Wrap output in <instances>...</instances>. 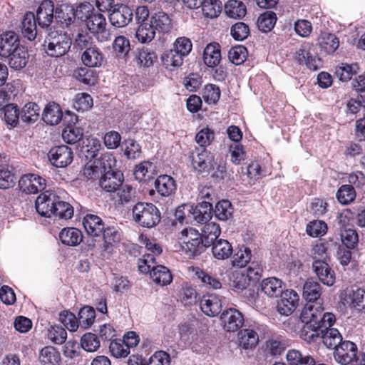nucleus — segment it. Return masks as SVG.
<instances>
[{
	"label": "nucleus",
	"instance_id": "6",
	"mask_svg": "<svg viewBox=\"0 0 365 365\" xmlns=\"http://www.w3.org/2000/svg\"><path fill=\"white\" fill-rule=\"evenodd\" d=\"M51 163L57 168H65L71 163L73 158L72 150L67 145L52 148L48 153Z\"/></svg>",
	"mask_w": 365,
	"mask_h": 365
},
{
	"label": "nucleus",
	"instance_id": "34",
	"mask_svg": "<svg viewBox=\"0 0 365 365\" xmlns=\"http://www.w3.org/2000/svg\"><path fill=\"white\" fill-rule=\"evenodd\" d=\"M38 359L41 365H60L61 354L53 346H45L39 353Z\"/></svg>",
	"mask_w": 365,
	"mask_h": 365
},
{
	"label": "nucleus",
	"instance_id": "2",
	"mask_svg": "<svg viewBox=\"0 0 365 365\" xmlns=\"http://www.w3.org/2000/svg\"><path fill=\"white\" fill-rule=\"evenodd\" d=\"M132 212L134 221L144 227L152 228L160 221V212L152 203L138 202Z\"/></svg>",
	"mask_w": 365,
	"mask_h": 365
},
{
	"label": "nucleus",
	"instance_id": "26",
	"mask_svg": "<svg viewBox=\"0 0 365 365\" xmlns=\"http://www.w3.org/2000/svg\"><path fill=\"white\" fill-rule=\"evenodd\" d=\"M21 33L29 41H33L37 35L36 19L34 14L26 12L21 23Z\"/></svg>",
	"mask_w": 365,
	"mask_h": 365
},
{
	"label": "nucleus",
	"instance_id": "29",
	"mask_svg": "<svg viewBox=\"0 0 365 365\" xmlns=\"http://www.w3.org/2000/svg\"><path fill=\"white\" fill-rule=\"evenodd\" d=\"M61 242L68 246H76L83 240L81 230L75 227H66L61 230L59 233Z\"/></svg>",
	"mask_w": 365,
	"mask_h": 365
},
{
	"label": "nucleus",
	"instance_id": "41",
	"mask_svg": "<svg viewBox=\"0 0 365 365\" xmlns=\"http://www.w3.org/2000/svg\"><path fill=\"white\" fill-rule=\"evenodd\" d=\"M318 42L322 50L327 53H334L339 46V38L335 35L327 32L320 35Z\"/></svg>",
	"mask_w": 365,
	"mask_h": 365
},
{
	"label": "nucleus",
	"instance_id": "45",
	"mask_svg": "<svg viewBox=\"0 0 365 365\" xmlns=\"http://www.w3.org/2000/svg\"><path fill=\"white\" fill-rule=\"evenodd\" d=\"M155 30L150 23L140 24L136 31L135 37L142 43L150 42L155 37Z\"/></svg>",
	"mask_w": 365,
	"mask_h": 365
},
{
	"label": "nucleus",
	"instance_id": "21",
	"mask_svg": "<svg viewBox=\"0 0 365 365\" xmlns=\"http://www.w3.org/2000/svg\"><path fill=\"white\" fill-rule=\"evenodd\" d=\"M191 212L195 221L198 223L208 222L212 216V205L210 202L203 201L196 206L190 207Z\"/></svg>",
	"mask_w": 365,
	"mask_h": 365
},
{
	"label": "nucleus",
	"instance_id": "43",
	"mask_svg": "<svg viewBox=\"0 0 365 365\" xmlns=\"http://www.w3.org/2000/svg\"><path fill=\"white\" fill-rule=\"evenodd\" d=\"M116 191L118 202L121 205L133 202L136 200V190L130 185L122 183Z\"/></svg>",
	"mask_w": 365,
	"mask_h": 365
},
{
	"label": "nucleus",
	"instance_id": "20",
	"mask_svg": "<svg viewBox=\"0 0 365 365\" xmlns=\"http://www.w3.org/2000/svg\"><path fill=\"white\" fill-rule=\"evenodd\" d=\"M53 11L54 5L53 1L50 0H44L39 5L37 14L36 20L41 27L48 26L53 20Z\"/></svg>",
	"mask_w": 365,
	"mask_h": 365
},
{
	"label": "nucleus",
	"instance_id": "57",
	"mask_svg": "<svg viewBox=\"0 0 365 365\" xmlns=\"http://www.w3.org/2000/svg\"><path fill=\"white\" fill-rule=\"evenodd\" d=\"M358 71L356 64L341 63V65L336 69V75L341 81H349L352 76L356 74Z\"/></svg>",
	"mask_w": 365,
	"mask_h": 365
},
{
	"label": "nucleus",
	"instance_id": "33",
	"mask_svg": "<svg viewBox=\"0 0 365 365\" xmlns=\"http://www.w3.org/2000/svg\"><path fill=\"white\" fill-rule=\"evenodd\" d=\"M150 24L155 31L160 33H167L171 29V20L163 11L155 13L150 18Z\"/></svg>",
	"mask_w": 365,
	"mask_h": 365
},
{
	"label": "nucleus",
	"instance_id": "40",
	"mask_svg": "<svg viewBox=\"0 0 365 365\" xmlns=\"http://www.w3.org/2000/svg\"><path fill=\"white\" fill-rule=\"evenodd\" d=\"M221 59L220 50L218 44H208L204 50L203 61L209 67L219 64Z\"/></svg>",
	"mask_w": 365,
	"mask_h": 365
},
{
	"label": "nucleus",
	"instance_id": "18",
	"mask_svg": "<svg viewBox=\"0 0 365 365\" xmlns=\"http://www.w3.org/2000/svg\"><path fill=\"white\" fill-rule=\"evenodd\" d=\"M20 46L17 35L13 31L6 32L0 36V56L7 58Z\"/></svg>",
	"mask_w": 365,
	"mask_h": 365
},
{
	"label": "nucleus",
	"instance_id": "10",
	"mask_svg": "<svg viewBox=\"0 0 365 365\" xmlns=\"http://www.w3.org/2000/svg\"><path fill=\"white\" fill-rule=\"evenodd\" d=\"M281 298L277 302V311L281 315L289 316L298 306L299 297L292 289L286 290L281 294Z\"/></svg>",
	"mask_w": 365,
	"mask_h": 365
},
{
	"label": "nucleus",
	"instance_id": "49",
	"mask_svg": "<svg viewBox=\"0 0 365 365\" xmlns=\"http://www.w3.org/2000/svg\"><path fill=\"white\" fill-rule=\"evenodd\" d=\"M336 197L339 202L343 205H347L353 202L356 198V192L351 185H341L337 192Z\"/></svg>",
	"mask_w": 365,
	"mask_h": 365
},
{
	"label": "nucleus",
	"instance_id": "15",
	"mask_svg": "<svg viewBox=\"0 0 365 365\" xmlns=\"http://www.w3.org/2000/svg\"><path fill=\"white\" fill-rule=\"evenodd\" d=\"M312 48V43H302L296 49L294 58L299 64H305L310 70L316 71L319 66L315 56L311 53Z\"/></svg>",
	"mask_w": 365,
	"mask_h": 365
},
{
	"label": "nucleus",
	"instance_id": "30",
	"mask_svg": "<svg viewBox=\"0 0 365 365\" xmlns=\"http://www.w3.org/2000/svg\"><path fill=\"white\" fill-rule=\"evenodd\" d=\"M320 338L329 349H336L343 342L341 334L335 328L326 327V329H322Z\"/></svg>",
	"mask_w": 365,
	"mask_h": 365
},
{
	"label": "nucleus",
	"instance_id": "42",
	"mask_svg": "<svg viewBox=\"0 0 365 365\" xmlns=\"http://www.w3.org/2000/svg\"><path fill=\"white\" fill-rule=\"evenodd\" d=\"M155 166L152 163L143 162L135 166L134 175L138 181H149L154 177Z\"/></svg>",
	"mask_w": 365,
	"mask_h": 365
},
{
	"label": "nucleus",
	"instance_id": "7",
	"mask_svg": "<svg viewBox=\"0 0 365 365\" xmlns=\"http://www.w3.org/2000/svg\"><path fill=\"white\" fill-rule=\"evenodd\" d=\"M133 16V11L128 6L116 4L110 11L109 21L113 26L123 28L130 22Z\"/></svg>",
	"mask_w": 365,
	"mask_h": 365
},
{
	"label": "nucleus",
	"instance_id": "14",
	"mask_svg": "<svg viewBox=\"0 0 365 365\" xmlns=\"http://www.w3.org/2000/svg\"><path fill=\"white\" fill-rule=\"evenodd\" d=\"M124 180L120 170H108L103 173L99 180L101 187L106 192L116 191Z\"/></svg>",
	"mask_w": 365,
	"mask_h": 365
},
{
	"label": "nucleus",
	"instance_id": "9",
	"mask_svg": "<svg viewBox=\"0 0 365 365\" xmlns=\"http://www.w3.org/2000/svg\"><path fill=\"white\" fill-rule=\"evenodd\" d=\"M192 165L199 172H209L214 168V155L207 150L196 149L192 153Z\"/></svg>",
	"mask_w": 365,
	"mask_h": 365
},
{
	"label": "nucleus",
	"instance_id": "61",
	"mask_svg": "<svg viewBox=\"0 0 365 365\" xmlns=\"http://www.w3.org/2000/svg\"><path fill=\"white\" fill-rule=\"evenodd\" d=\"M53 215L62 219H71L73 215V208L69 203L61 200L59 197Z\"/></svg>",
	"mask_w": 365,
	"mask_h": 365
},
{
	"label": "nucleus",
	"instance_id": "12",
	"mask_svg": "<svg viewBox=\"0 0 365 365\" xmlns=\"http://www.w3.org/2000/svg\"><path fill=\"white\" fill-rule=\"evenodd\" d=\"M19 186L23 192L36 194L44 190L46 180L36 174H27L21 178Z\"/></svg>",
	"mask_w": 365,
	"mask_h": 365
},
{
	"label": "nucleus",
	"instance_id": "58",
	"mask_svg": "<svg viewBox=\"0 0 365 365\" xmlns=\"http://www.w3.org/2000/svg\"><path fill=\"white\" fill-rule=\"evenodd\" d=\"M113 49L118 57H125L130 51V41L123 36L116 37L113 43Z\"/></svg>",
	"mask_w": 365,
	"mask_h": 365
},
{
	"label": "nucleus",
	"instance_id": "39",
	"mask_svg": "<svg viewBox=\"0 0 365 365\" xmlns=\"http://www.w3.org/2000/svg\"><path fill=\"white\" fill-rule=\"evenodd\" d=\"M239 344L245 349H252L259 341V336L252 329H245L238 333Z\"/></svg>",
	"mask_w": 365,
	"mask_h": 365
},
{
	"label": "nucleus",
	"instance_id": "32",
	"mask_svg": "<svg viewBox=\"0 0 365 365\" xmlns=\"http://www.w3.org/2000/svg\"><path fill=\"white\" fill-rule=\"evenodd\" d=\"M155 186L158 192L162 196H169L176 189L175 180L167 175L159 176L155 182Z\"/></svg>",
	"mask_w": 365,
	"mask_h": 365
},
{
	"label": "nucleus",
	"instance_id": "24",
	"mask_svg": "<svg viewBox=\"0 0 365 365\" xmlns=\"http://www.w3.org/2000/svg\"><path fill=\"white\" fill-rule=\"evenodd\" d=\"M83 225L88 235L93 237L100 236L104 230L102 220L95 215H86L83 217Z\"/></svg>",
	"mask_w": 365,
	"mask_h": 365
},
{
	"label": "nucleus",
	"instance_id": "56",
	"mask_svg": "<svg viewBox=\"0 0 365 365\" xmlns=\"http://www.w3.org/2000/svg\"><path fill=\"white\" fill-rule=\"evenodd\" d=\"M78 317L79 325L86 329L91 326L94 322L95 310L91 307H85L79 311Z\"/></svg>",
	"mask_w": 365,
	"mask_h": 365
},
{
	"label": "nucleus",
	"instance_id": "37",
	"mask_svg": "<svg viewBox=\"0 0 365 365\" xmlns=\"http://www.w3.org/2000/svg\"><path fill=\"white\" fill-rule=\"evenodd\" d=\"M322 329L320 325L317 324H304L299 331L302 339L309 344L316 342L320 338Z\"/></svg>",
	"mask_w": 365,
	"mask_h": 365
},
{
	"label": "nucleus",
	"instance_id": "62",
	"mask_svg": "<svg viewBox=\"0 0 365 365\" xmlns=\"http://www.w3.org/2000/svg\"><path fill=\"white\" fill-rule=\"evenodd\" d=\"M306 231L309 235L314 237L323 236L327 231V225L324 221L313 220L307 225Z\"/></svg>",
	"mask_w": 365,
	"mask_h": 365
},
{
	"label": "nucleus",
	"instance_id": "25",
	"mask_svg": "<svg viewBox=\"0 0 365 365\" xmlns=\"http://www.w3.org/2000/svg\"><path fill=\"white\" fill-rule=\"evenodd\" d=\"M150 278L156 284L167 286L173 281L170 271L165 266H153L150 273Z\"/></svg>",
	"mask_w": 365,
	"mask_h": 365
},
{
	"label": "nucleus",
	"instance_id": "48",
	"mask_svg": "<svg viewBox=\"0 0 365 365\" xmlns=\"http://www.w3.org/2000/svg\"><path fill=\"white\" fill-rule=\"evenodd\" d=\"M21 114L19 113L17 106L10 103L5 106L4 109V120L6 125L11 128H14L19 123Z\"/></svg>",
	"mask_w": 365,
	"mask_h": 365
},
{
	"label": "nucleus",
	"instance_id": "55",
	"mask_svg": "<svg viewBox=\"0 0 365 365\" xmlns=\"http://www.w3.org/2000/svg\"><path fill=\"white\" fill-rule=\"evenodd\" d=\"M109 350L115 358L126 357L130 354V349L120 339L112 341Z\"/></svg>",
	"mask_w": 365,
	"mask_h": 365
},
{
	"label": "nucleus",
	"instance_id": "38",
	"mask_svg": "<svg viewBox=\"0 0 365 365\" xmlns=\"http://www.w3.org/2000/svg\"><path fill=\"white\" fill-rule=\"evenodd\" d=\"M282 282L276 277L264 279L262 282V292L269 297H278L282 292Z\"/></svg>",
	"mask_w": 365,
	"mask_h": 365
},
{
	"label": "nucleus",
	"instance_id": "60",
	"mask_svg": "<svg viewBox=\"0 0 365 365\" xmlns=\"http://www.w3.org/2000/svg\"><path fill=\"white\" fill-rule=\"evenodd\" d=\"M93 106L92 97L86 93H78L74 99L73 108L78 111H85Z\"/></svg>",
	"mask_w": 365,
	"mask_h": 365
},
{
	"label": "nucleus",
	"instance_id": "51",
	"mask_svg": "<svg viewBox=\"0 0 365 365\" xmlns=\"http://www.w3.org/2000/svg\"><path fill=\"white\" fill-rule=\"evenodd\" d=\"M98 165L101 167L103 173L108 170H117L116 160L114 155L110 153H105L101 154L100 157H97L94 159Z\"/></svg>",
	"mask_w": 365,
	"mask_h": 365
},
{
	"label": "nucleus",
	"instance_id": "44",
	"mask_svg": "<svg viewBox=\"0 0 365 365\" xmlns=\"http://www.w3.org/2000/svg\"><path fill=\"white\" fill-rule=\"evenodd\" d=\"M40 107L35 103L29 102L21 109V118L25 123H34L39 117Z\"/></svg>",
	"mask_w": 365,
	"mask_h": 365
},
{
	"label": "nucleus",
	"instance_id": "1",
	"mask_svg": "<svg viewBox=\"0 0 365 365\" xmlns=\"http://www.w3.org/2000/svg\"><path fill=\"white\" fill-rule=\"evenodd\" d=\"M180 243L181 250L189 257L195 258L200 255L208 247L201 234L192 227L185 228L180 232Z\"/></svg>",
	"mask_w": 365,
	"mask_h": 365
},
{
	"label": "nucleus",
	"instance_id": "16",
	"mask_svg": "<svg viewBox=\"0 0 365 365\" xmlns=\"http://www.w3.org/2000/svg\"><path fill=\"white\" fill-rule=\"evenodd\" d=\"M323 311L324 308L319 302H307L301 312L300 320L303 324H319V320Z\"/></svg>",
	"mask_w": 365,
	"mask_h": 365
},
{
	"label": "nucleus",
	"instance_id": "50",
	"mask_svg": "<svg viewBox=\"0 0 365 365\" xmlns=\"http://www.w3.org/2000/svg\"><path fill=\"white\" fill-rule=\"evenodd\" d=\"M233 213V207L230 201L223 200L217 203L215 209V217L220 220H228Z\"/></svg>",
	"mask_w": 365,
	"mask_h": 365
},
{
	"label": "nucleus",
	"instance_id": "52",
	"mask_svg": "<svg viewBox=\"0 0 365 365\" xmlns=\"http://www.w3.org/2000/svg\"><path fill=\"white\" fill-rule=\"evenodd\" d=\"M276 21V14L272 11H267L258 18L257 26L262 31L267 32L274 26Z\"/></svg>",
	"mask_w": 365,
	"mask_h": 365
},
{
	"label": "nucleus",
	"instance_id": "28",
	"mask_svg": "<svg viewBox=\"0 0 365 365\" xmlns=\"http://www.w3.org/2000/svg\"><path fill=\"white\" fill-rule=\"evenodd\" d=\"M322 293V286L316 281L309 279L303 287V297L307 302H317Z\"/></svg>",
	"mask_w": 365,
	"mask_h": 365
},
{
	"label": "nucleus",
	"instance_id": "46",
	"mask_svg": "<svg viewBox=\"0 0 365 365\" xmlns=\"http://www.w3.org/2000/svg\"><path fill=\"white\" fill-rule=\"evenodd\" d=\"M204 15L209 18H216L222 11V3L219 0H203L201 6Z\"/></svg>",
	"mask_w": 365,
	"mask_h": 365
},
{
	"label": "nucleus",
	"instance_id": "13",
	"mask_svg": "<svg viewBox=\"0 0 365 365\" xmlns=\"http://www.w3.org/2000/svg\"><path fill=\"white\" fill-rule=\"evenodd\" d=\"M356 354V345L352 341H344L335 349L334 356L338 363L347 365L355 360Z\"/></svg>",
	"mask_w": 365,
	"mask_h": 365
},
{
	"label": "nucleus",
	"instance_id": "63",
	"mask_svg": "<svg viewBox=\"0 0 365 365\" xmlns=\"http://www.w3.org/2000/svg\"><path fill=\"white\" fill-rule=\"evenodd\" d=\"M48 338L56 344H63L67 339V332L62 327H51L48 330Z\"/></svg>",
	"mask_w": 365,
	"mask_h": 365
},
{
	"label": "nucleus",
	"instance_id": "47",
	"mask_svg": "<svg viewBox=\"0 0 365 365\" xmlns=\"http://www.w3.org/2000/svg\"><path fill=\"white\" fill-rule=\"evenodd\" d=\"M287 359L290 365H315L314 359L309 356H302L297 350H289Z\"/></svg>",
	"mask_w": 365,
	"mask_h": 365
},
{
	"label": "nucleus",
	"instance_id": "5",
	"mask_svg": "<svg viewBox=\"0 0 365 365\" xmlns=\"http://www.w3.org/2000/svg\"><path fill=\"white\" fill-rule=\"evenodd\" d=\"M59 196L51 190L41 193L36 200V209L39 215L46 217L53 216Z\"/></svg>",
	"mask_w": 365,
	"mask_h": 365
},
{
	"label": "nucleus",
	"instance_id": "23",
	"mask_svg": "<svg viewBox=\"0 0 365 365\" xmlns=\"http://www.w3.org/2000/svg\"><path fill=\"white\" fill-rule=\"evenodd\" d=\"M29 57L27 49L21 45L7 57L8 63L11 68L21 70L26 66Z\"/></svg>",
	"mask_w": 365,
	"mask_h": 365
},
{
	"label": "nucleus",
	"instance_id": "53",
	"mask_svg": "<svg viewBox=\"0 0 365 365\" xmlns=\"http://www.w3.org/2000/svg\"><path fill=\"white\" fill-rule=\"evenodd\" d=\"M251 259V251L250 249L242 247L237 251L232 257L233 267H244Z\"/></svg>",
	"mask_w": 365,
	"mask_h": 365
},
{
	"label": "nucleus",
	"instance_id": "11",
	"mask_svg": "<svg viewBox=\"0 0 365 365\" xmlns=\"http://www.w3.org/2000/svg\"><path fill=\"white\" fill-rule=\"evenodd\" d=\"M83 9H89V6L86 5H81L77 7L75 11L73 6L61 4L56 9L55 18L58 22L68 26L73 22L76 16L80 19L83 18V16H80V11H81Z\"/></svg>",
	"mask_w": 365,
	"mask_h": 365
},
{
	"label": "nucleus",
	"instance_id": "54",
	"mask_svg": "<svg viewBox=\"0 0 365 365\" xmlns=\"http://www.w3.org/2000/svg\"><path fill=\"white\" fill-rule=\"evenodd\" d=\"M184 56L174 49L169 50L162 56V61L166 68L178 67L182 64Z\"/></svg>",
	"mask_w": 365,
	"mask_h": 365
},
{
	"label": "nucleus",
	"instance_id": "36",
	"mask_svg": "<svg viewBox=\"0 0 365 365\" xmlns=\"http://www.w3.org/2000/svg\"><path fill=\"white\" fill-rule=\"evenodd\" d=\"M225 12L232 19H242L247 14V9L243 2L237 0H230L225 4Z\"/></svg>",
	"mask_w": 365,
	"mask_h": 365
},
{
	"label": "nucleus",
	"instance_id": "17",
	"mask_svg": "<svg viewBox=\"0 0 365 365\" xmlns=\"http://www.w3.org/2000/svg\"><path fill=\"white\" fill-rule=\"evenodd\" d=\"M314 272L319 279L325 285L332 286L335 282V276L329 264L324 260L317 259L312 264Z\"/></svg>",
	"mask_w": 365,
	"mask_h": 365
},
{
	"label": "nucleus",
	"instance_id": "59",
	"mask_svg": "<svg viewBox=\"0 0 365 365\" xmlns=\"http://www.w3.org/2000/svg\"><path fill=\"white\" fill-rule=\"evenodd\" d=\"M247 56V50L243 46H235L228 53L230 61L235 64L240 65L245 62Z\"/></svg>",
	"mask_w": 365,
	"mask_h": 365
},
{
	"label": "nucleus",
	"instance_id": "22",
	"mask_svg": "<svg viewBox=\"0 0 365 365\" xmlns=\"http://www.w3.org/2000/svg\"><path fill=\"white\" fill-rule=\"evenodd\" d=\"M104 56L97 46H89L81 55V61L83 63L90 68L99 67L103 62Z\"/></svg>",
	"mask_w": 365,
	"mask_h": 365
},
{
	"label": "nucleus",
	"instance_id": "4",
	"mask_svg": "<svg viewBox=\"0 0 365 365\" xmlns=\"http://www.w3.org/2000/svg\"><path fill=\"white\" fill-rule=\"evenodd\" d=\"M85 18L88 29L99 42L103 43L110 39V33L106 29V20L103 14L92 12L88 16H85Z\"/></svg>",
	"mask_w": 365,
	"mask_h": 365
},
{
	"label": "nucleus",
	"instance_id": "19",
	"mask_svg": "<svg viewBox=\"0 0 365 365\" xmlns=\"http://www.w3.org/2000/svg\"><path fill=\"white\" fill-rule=\"evenodd\" d=\"M202 312L209 317H215L222 310V302L218 296L210 294L204 296L200 302Z\"/></svg>",
	"mask_w": 365,
	"mask_h": 365
},
{
	"label": "nucleus",
	"instance_id": "3",
	"mask_svg": "<svg viewBox=\"0 0 365 365\" xmlns=\"http://www.w3.org/2000/svg\"><path fill=\"white\" fill-rule=\"evenodd\" d=\"M71 45L70 37L66 32L51 30L45 41L46 53L52 57L62 56L66 53Z\"/></svg>",
	"mask_w": 365,
	"mask_h": 365
},
{
	"label": "nucleus",
	"instance_id": "35",
	"mask_svg": "<svg viewBox=\"0 0 365 365\" xmlns=\"http://www.w3.org/2000/svg\"><path fill=\"white\" fill-rule=\"evenodd\" d=\"M220 233L221 230L218 224L214 222H208L203 226L200 234L204 240V243L210 247L215 240H219L218 237Z\"/></svg>",
	"mask_w": 365,
	"mask_h": 365
},
{
	"label": "nucleus",
	"instance_id": "27",
	"mask_svg": "<svg viewBox=\"0 0 365 365\" xmlns=\"http://www.w3.org/2000/svg\"><path fill=\"white\" fill-rule=\"evenodd\" d=\"M211 246L213 257L219 260L229 258L233 251L231 244L224 239L215 240V242L212 243Z\"/></svg>",
	"mask_w": 365,
	"mask_h": 365
},
{
	"label": "nucleus",
	"instance_id": "8",
	"mask_svg": "<svg viewBox=\"0 0 365 365\" xmlns=\"http://www.w3.org/2000/svg\"><path fill=\"white\" fill-rule=\"evenodd\" d=\"M220 321L224 330L227 332H234L240 329L244 324L242 314L235 308H230L222 312Z\"/></svg>",
	"mask_w": 365,
	"mask_h": 365
},
{
	"label": "nucleus",
	"instance_id": "64",
	"mask_svg": "<svg viewBox=\"0 0 365 365\" xmlns=\"http://www.w3.org/2000/svg\"><path fill=\"white\" fill-rule=\"evenodd\" d=\"M83 134V130L81 128L71 126L63 130L62 137L66 143L73 144L81 139Z\"/></svg>",
	"mask_w": 365,
	"mask_h": 365
},
{
	"label": "nucleus",
	"instance_id": "31",
	"mask_svg": "<svg viewBox=\"0 0 365 365\" xmlns=\"http://www.w3.org/2000/svg\"><path fill=\"white\" fill-rule=\"evenodd\" d=\"M62 110L58 104L49 103L43 112L42 118L44 122L50 125H57L61 120Z\"/></svg>",
	"mask_w": 365,
	"mask_h": 365
}]
</instances>
